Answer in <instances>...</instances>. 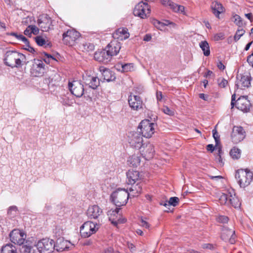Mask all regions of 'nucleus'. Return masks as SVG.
Segmentation results:
<instances>
[{
    "mask_svg": "<svg viewBox=\"0 0 253 253\" xmlns=\"http://www.w3.org/2000/svg\"><path fill=\"white\" fill-rule=\"evenodd\" d=\"M245 33V31L242 28H238L234 37L235 41H238Z\"/></svg>",
    "mask_w": 253,
    "mask_h": 253,
    "instance_id": "obj_41",
    "label": "nucleus"
},
{
    "mask_svg": "<svg viewBox=\"0 0 253 253\" xmlns=\"http://www.w3.org/2000/svg\"><path fill=\"white\" fill-rule=\"evenodd\" d=\"M128 161L132 166L137 167L140 163V159L136 155H133L131 157H129Z\"/></svg>",
    "mask_w": 253,
    "mask_h": 253,
    "instance_id": "obj_40",
    "label": "nucleus"
},
{
    "mask_svg": "<svg viewBox=\"0 0 253 253\" xmlns=\"http://www.w3.org/2000/svg\"><path fill=\"white\" fill-rule=\"evenodd\" d=\"M139 150L141 155L146 160L152 158L155 152L154 146L150 143H143Z\"/></svg>",
    "mask_w": 253,
    "mask_h": 253,
    "instance_id": "obj_15",
    "label": "nucleus"
},
{
    "mask_svg": "<svg viewBox=\"0 0 253 253\" xmlns=\"http://www.w3.org/2000/svg\"><path fill=\"white\" fill-rule=\"evenodd\" d=\"M246 132L244 128L240 126H234L231 135L232 141L238 143L242 141L245 137Z\"/></svg>",
    "mask_w": 253,
    "mask_h": 253,
    "instance_id": "obj_16",
    "label": "nucleus"
},
{
    "mask_svg": "<svg viewBox=\"0 0 253 253\" xmlns=\"http://www.w3.org/2000/svg\"><path fill=\"white\" fill-rule=\"evenodd\" d=\"M128 102L129 107L133 110L138 111L142 108L143 102L139 96L132 95L131 93L128 96Z\"/></svg>",
    "mask_w": 253,
    "mask_h": 253,
    "instance_id": "obj_21",
    "label": "nucleus"
},
{
    "mask_svg": "<svg viewBox=\"0 0 253 253\" xmlns=\"http://www.w3.org/2000/svg\"><path fill=\"white\" fill-rule=\"evenodd\" d=\"M126 175L127 184H135V182L143 180L140 172L132 169L128 170Z\"/></svg>",
    "mask_w": 253,
    "mask_h": 253,
    "instance_id": "obj_24",
    "label": "nucleus"
},
{
    "mask_svg": "<svg viewBox=\"0 0 253 253\" xmlns=\"http://www.w3.org/2000/svg\"><path fill=\"white\" fill-rule=\"evenodd\" d=\"M127 247L131 253H134L135 251V247L133 244L128 243Z\"/></svg>",
    "mask_w": 253,
    "mask_h": 253,
    "instance_id": "obj_55",
    "label": "nucleus"
},
{
    "mask_svg": "<svg viewBox=\"0 0 253 253\" xmlns=\"http://www.w3.org/2000/svg\"><path fill=\"white\" fill-rule=\"evenodd\" d=\"M152 39L151 36L149 34H146L143 38V40L146 42L150 41Z\"/></svg>",
    "mask_w": 253,
    "mask_h": 253,
    "instance_id": "obj_64",
    "label": "nucleus"
},
{
    "mask_svg": "<svg viewBox=\"0 0 253 253\" xmlns=\"http://www.w3.org/2000/svg\"><path fill=\"white\" fill-rule=\"evenodd\" d=\"M19 41H22L26 45H28L29 41L28 40L22 35H20L18 36V38L17 39Z\"/></svg>",
    "mask_w": 253,
    "mask_h": 253,
    "instance_id": "obj_53",
    "label": "nucleus"
},
{
    "mask_svg": "<svg viewBox=\"0 0 253 253\" xmlns=\"http://www.w3.org/2000/svg\"><path fill=\"white\" fill-rule=\"evenodd\" d=\"M128 185H130V187L127 188L129 191L130 196H137L141 193L142 191L143 180L135 182V184H128Z\"/></svg>",
    "mask_w": 253,
    "mask_h": 253,
    "instance_id": "obj_26",
    "label": "nucleus"
},
{
    "mask_svg": "<svg viewBox=\"0 0 253 253\" xmlns=\"http://www.w3.org/2000/svg\"><path fill=\"white\" fill-rule=\"evenodd\" d=\"M155 124L148 120H144L141 122L138 128L140 129L142 136L150 138L154 133Z\"/></svg>",
    "mask_w": 253,
    "mask_h": 253,
    "instance_id": "obj_9",
    "label": "nucleus"
},
{
    "mask_svg": "<svg viewBox=\"0 0 253 253\" xmlns=\"http://www.w3.org/2000/svg\"><path fill=\"white\" fill-rule=\"evenodd\" d=\"M102 213V210L97 205L89 207L87 211V215L90 219H97Z\"/></svg>",
    "mask_w": 253,
    "mask_h": 253,
    "instance_id": "obj_27",
    "label": "nucleus"
},
{
    "mask_svg": "<svg viewBox=\"0 0 253 253\" xmlns=\"http://www.w3.org/2000/svg\"><path fill=\"white\" fill-rule=\"evenodd\" d=\"M156 97H157V99L158 101H161L163 98L162 92L161 91H157Z\"/></svg>",
    "mask_w": 253,
    "mask_h": 253,
    "instance_id": "obj_58",
    "label": "nucleus"
},
{
    "mask_svg": "<svg viewBox=\"0 0 253 253\" xmlns=\"http://www.w3.org/2000/svg\"><path fill=\"white\" fill-rule=\"evenodd\" d=\"M212 131L213 137L214 138L215 142V146H217L218 144H219L220 143L219 136L218 135L217 130L215 128L213 129Z\"/></svg>",
    "mask_w": 253,
    "mask_h": 253,
    "instance_id": "obj_44",
    "label": "nucleus"
},
{
    "mask_svg": "<svg viewBox=\"0 0 253 253\" xmlns=\"http://www.w3.org/2000/svg\"><path fill=\"white\" fill-rule=\"evenodd\" d=\"M237 236L233 228H229L223 226L221 230V238L225 242H229L231 244L235 243Z\"/></svg>",
    "mask_w": 253,
    "mask_h": 253,
    "instance_id": "obj_13",
    "label": "nucleus"
},
{
    "mask_svg": "<svg viewBox=\"0 0 253 253\" xmlns=\"http://www.w3.org/2000/svg\"><path fill=\"white\" fill-rule=\"evenodd\" d=\"M36 244L31 240H25L24 244L22 245L20 250L22 253H35Z\"/></svg>",
    "mask_w": 253,
    "mask_h": 253,
    "instance_id": "obj_30",
    "label": "nucleus"
},
{
    "mask_svg": "<svg viewBox=\"0 0 253 253\" xmlns=\"http://www.w3.org/2000/svg\"><path fill=\"white\" fill-rule=\"evenodd\" d=\"M119 211L120 208H118L117 207L115 210H110L107 212V215L109 216V220L115 226H117L118 224L123 223L126 221V219L125 218L118 217Z\"/></svg>",
    "mask_w": 253,
    "mask_h": 253,
    "instance_id": "obj_18",
    "label": "nucleus"
},
{
    "mask_svg": "<svg viewBox=\"0 0 253 253\" xmlns=\"http://www.w3.org/2000/svg\"><path fill=\"white\" fill-rule=\"evenodd\" d=\"M30 64V73L34 77H42L45 71V65L42 61L34 59L29 62Z\"/></svg>",
    "mask_w": 253,
    "mask_h": 253,
    "instance_id": "obj_7",
    "label": "nucleus"
},
{
    "mask_svg": "<svg viewBox=\"0 0 253 253\" xmlns=\"http://www.w3.org/2000/svg\"><path fill=\"white\" fill-rule=\"evenodd\" d=\"M203 248L204 249L213 250L214 249V246L212 244H205L203 245Z\"/></svg>",
    "mask_w": 253,
    "mask_h": 253,
    "instance_id": "obj_57",
    "label": "nucleus"
},
{
    "mask_svg": "<svg viewBox=\"0 0 253 253\" xmlns=\"http://www.w3.org/2000/svg\"><path fill=\"white\" fill-rule=\"evenodd\" d=\"M121 48V44L118 41L111 42L105 47V49L113 57L118 54Z\"/></svg>",
    "mask_w": 253,
    "mask_h": 253,
    "instance_id": "obj_25",
    "label": "nucleus"
},
{
    "mask_svg": "<svg viewBox=\"0 0 253 253\" xmlns=\"http://www.w3.org/2000/svg\"><path fill=\"white\" fill-rule=\"evenodd\" d=\"M211 7L212 13L216 17H218L219 15L223 11V6L222 4L217 1L212 2Z\"/></svg>",
    "mask_w": 253,
    "mask_h": 253,
    "instance_id": "obj_32",
    "label": "nucleus"
},
{
    "mask_svg": "<svg viewBox=\"0 0 253 253\" xmlns=\"http://www.w3.org/2000/svg\"><path fill=\"white\" fill-rule=\"evenodd\" d=\"M179 198L176 197H172L169 198V201H166L165 203L164 206L166 208H168V209H169L168 207L170 206H172L173 207H175L179 203Z\"/></svg>",
    "mask_w": 253,
    "mask_h": 253,
    "instance_id": "obj_36",
    "label": "nucleus"
},
{
    "mask_svg": "<svg viewBox=\"0 0 253 253\" xmlns=\"http://www.w3.org/2000/svg\"><path fill=\"white\" fill-rule=\"evenodd\" d=\"M37 23L42 31L47 32L51 26V19L47 14L42 15L40 16Z\"/></svg>",
    "mask_w": 253,
    "mask_h": 253,
    "instance_id": "obj_19",
    "label": "nucleus"
},
{
    "mask_svg": "<svg viewBox=\"0 0 253 253\" xmlns=\"http://www.w3.org/2000/svg\"><path fill=\"white\" fill-rule=\"evenodd\" d=\"M29 28H31V33L35 35H37L39 33V29L35 25H29Z\"/></svg>",
    "mask_w": 253,
    "mask_h": 253,
    "instance_id": "obj_50",
    "label": "nucleus"
},
{
    "mask_svg": "<svg viewBox=\"0 0 253 253\" xmlns=\"http://www.w3.org/2000/svg\"><path fill=\"white\" fill-rule=\"evenodd\" d=\"M133 67L132 64L127 63L124 65H121V69H119V70L121 71L122 72H128L130 71L131 68Z\"/></svg>",
    "mask_w": 253,
    "mask_h": 253,
    "instance_id": "obj_42",
    "label": "nucleus"
},
{
    "mask_svg": "<svg viewBox=\"0 0 253 253\" xmlns=\"http://www.w3.org/2000/svg\"><path fill=\"white\" fill-rule=\"evenodd\" d=\"M99 70L101 72L102 76L104 77V79L107 82H109L112 81L115 79V76L110 70L103 67H100Z\"/></svg>",
    "mask_w": 253,
    "mask_h": 253,
    "instance_id": "obj_31",
    "label": "nucleus"
},
{
    "mask_svg": "<svg viewBox=\"0 0 253 253\" xmlns=\"http://www.w3.org/2000/svg\"><path fill=\"white\" fill-rule=\"evenodd\" d=\"M153 24L158 29L160 30H162L164 28L163 22H160L159 20L154 19L153 21Z\"/></svg>",
    "mask_w": 253,
    "mask_h": 253,
    "instance_id": "obj_45",
    "label": "nucleus"
},
{
    "mask_svg": "<svg viewBox=\"0 0 253 253\" xmlns=\"http://www.w3.org/2000/svg\"><path fill=\"white\" fill-rule=\"evenodd\" d=\"M250 84V79L249 76L243 74L237 75L235 91L238 89H243L245 87H249Z\"/></svg>",
    "mask_w": 253,
    "mask_h": 253,
    "instance_id": "obj_22",
    "label": "nucleus"
},
{
    "mask_svg": "<svg viewBox=\"0 0 253 253\" xmlns=\"http://www.w3.org/2000/svg\"><path fill=\"white\" fill-rule=\"evenodd\" d=\"M83 80L86 85H88L89 87L93 89H96L100 85V80L96 76H91L86 74L83 75Z\"/></svg>",
    "mask_w": 253,
    "mask_h": 253,
    "instance_id": "obj_20",
    "label": "nucleus"
},
{
    "mask_svg": "<svg viewBox=\"0 0 253 253\" xmlns=\"http://www.w3.org/2000/svg\"><path fill=\"white\" fill-rule=\"evenodd\" d=\"M199 97H200L201 99H203V100H204L207 101V100H208V97H209V96H208V95H206V94H204V93H200V94H199Z\"/></svg>",
    "mask_w": 253,
    "mask_h": 253,
    "instance_id": "obj_62",
    "label": "nucleus"
},
{
    "mask_svg": "<svg viewBox=\"0 0 253 253\" xmlns=\"http://www.w3.org/2000/svg\"><path fill=\"white\" fill-rule=\"evenodd\" d=\"M18 213V208L16 206H10L7 209V214L10 218H14Z\"/></svg>",
    "mask_w": 253,
    "mask_h": 253,
    "instance_id": "obj_35",
    "label": "nucleus"
},
{
    "mask_svg": "<svg viewBox=\"0 0 253 253\" xmlns=\"http://www.w3.org/2000/svg\"><path fill=\"white\" fill-rule=\"evenodd\" d=\"M150 11V7L148 3L141 1L135 5L133 13L134 16L144 19L148 16Z\"/></svg>",
    "mask_w": 253,
    "mask_h": 253,
    "instance_id": "obj_10",
    "label": "nucleus"
},
{
    "mask_svg": "<svg viewBox=\"0 0 253 253\" xmlns=\"http://www.w3.org/2000/svg\"><path fill=\"white\" fill-rule=\"evenodd\" d=\"M98 229L97 224L90 221L85 222L80 227V234L83 238H88Z\"/></svg>",
    "mask_w": 253,
    "mask_h": 253,
    "instance_id": "obj_8",
    "label": "nucleus"
},
{
    "mask_svg": "<svg viewBox=\"0 0 253 253\" xmlns=\"http://www.w3.org/2000/svg\"><path fill=\"white\" fill-rule=\"evenodd\" d=\"M160 1L162 5L168 7L170 6L171 3L172 2L170 0H160Z\"/></svg>",
    "mask_w": 253,
    "mask_h": 253,
    "instance_id": "obj_52",
    "label": "nucleus"
},
{
    "mask_svg": "<svg viewBox=\"0 0 253 253\" xmlns=\"http://www.w3.org/2000/svg\"><path fill=\"white\" fill-rule=\"evenodd\" d=\"M235 176L240 187L243 188L250 185L253 180V173L247 169H238L236 171Z\"/></svg>",
    "mask_w": 253,
    "mask_h": 253,
    "instance_id": "obj_2",
    "label": "nucleus"
},
{
    "mask_svg": "<svg viewBox=\"0 0 253 253\" xmlns=\"http://www.w3.org/2000/svg\"><path fill=\"white\" fill-rule=\"evenodd\" d=\"M217 66L220 70H223L225 68V66L222 64L221 61H219L217 63Z\"/></svg>",
    "mask_w": 253,
    "mask_h": 253,
    "instance_id": "obj_60",
    "label": "nucleus"
},
{
    "mask_svg": "<svg viewBox=\"0 0 253 253\" xmlns=\"http://www.w3.org/2000/svg\"><path fill=\"white\" fill-rule=\"evenodd\" d=\"M49 79H51V81L49 82V84H52L53 85L56 83H55L56 80L60 79V76L58 74H55L52 78L50 77Z\"/></svg>",
    "mask_w": 253,
    "mask_h": 253,
    "instance_id": "obj_51",
    "label": "nucleus"
},
{
    "mask_svg": "<svg viewBox=\"0 0 253 253\" xmlns=\"http://www.w3.org/2000/svg\"><path fill=\"white\" fill-rule=\"evenodd\" d=\"M72 245L69 241L64 240L63 238H59L55 243V250L57 252H62L68 250Z\"/></svg>",
    "mask_w": 253,
    "mask_h": 253,
    "instance_id": "obj_28",
    "label": "nucleus"
},
{
    "mask_svg": "<svg viewBox=\"0 0 253 253\" xmlns=\"http://www.w3.org/2000/svg\"><path fill=\"white\" fill-rule=\"evenodd\" d=\"M219 201L222 204L231 205L235 208L240 207L241 205L233 190L229 191L227 194H222L220 197Z\"/></svg>",
    "mask_w": 253,
    "mask_h": 253,
    "instance_id": "obj_5",
    "label": "nucleus"
},
{
    "mask_svg": "<svg viewBox=\"0 0 253 253\" xmlns=\"http://www.w3.org/2000/svg\"><path fill=\"white\" fill-rule=\"evenodd\" d=\"M235 100L236 94L235 93L232 95L231 97V105L232 108L234 107L236 104L237 108L244 113H247L250 111L252 105L247 96H242L236 101Z\"/></svg>",
    "mask_w": 253,
    "mask_h": 253,
    "instance_id": "obj_4",
    "label": "nucleus"
},
{
    "mask_svg": "<svg viewBox=\"0 0 253 253\" xmlns=\"http://www.w3.org/2000/svg\"><path fill=\"white\" fill-rule=\"evenodd\" d=\"M129 196L127 190L118 188L112 193L111 198L116 207H120L126 204Z\"/></svg>",
    "mask_w": 253,
    "mask_h": 253,
    "instance_id": "obj_3",
    "label": "nucleus"
},
{
    "mask_svg": "<svg viewBox=\"0 0 253 253\" xmlns=\"http://www.w3.org/2000/svg\"><path fill=\"white\" fill-rule=\"evenodd\" d=\"M0 253H17L16 247L9 243L3 246Z\"/></svg>",
    "mask_w": 253,
    "mask_h": 253,
    "instance_id": "obj_33",
    "label": "nucleus"
},
{
    "mask_svg": "<svg viewBox=\"0 0 253 253\" xmlns=\"http://www.w3.org/2000/svg\"><path fill=\"white\" fill-rule=\"evenodd\" d=\"M141 134L137 132L130 133L128 135V141L131 147L140 148L142 145L143 138Z\"/></svg>",
    "mask_w": 253,
    "mask_h": 253,
    "instance_id": "obj_17",
    "label": "nucleus"
},
{
    "mask_svg": "<svg viewBox=\"0 0 253 253\" xmlns=\"http://www.w3.org/2000/svg\"><path fill=\"white\" fill-rule=\"evenodd\" d=\"M80 37L79 32L74 29L68 30L63 34V41L66 45L72 46Z\"/></svg>",
    "mask_w": 253,
    "mask_h": 253,
    "instance_id": "obj_11",
    "label": "nucleus"
},
{
    "mask_svg": "<svg viewBox=\"0 0 253 253\" xmlns=\"http://www.w3.org/2000/svg\"><path fill=\"white\" fill-rule=\"evenodd\" d=\"M217 82L219 86L223 88L225 87L228 84V81L222 78H219L217 80Z\"/></svg>",
    "mask_w": 253,
    "mask_h": 253,
    "instance_id": "obj_46",
    "label": "nucleus"
},
{
    "mask_svg": "<svg viewBox=\"0 0 253 253\" xmlns=\"http://www.w3.org/2000/svg\"><path fill=\"white\" fill-rule=\"evenodd\" d=\"M35 41L39 46H43L45 47L50 46V43H46V41L41 36H37L35 38Z\"/></svg>",
    "mask_w": 253,
    "mask_h": 253,
    "instance_id": "obj_39",
    "label": "nucleus"
},
{
    "mask_svg": "<svg viewBox=\"0 0 253 253\" xmlns=\"http://www.w3.org/2000/svg\"><path fill=\"white\" fill-rule=\"evenodd\" d=\"M199 46L203 52V54L206 56H209L210 55V47L209 43L206 41H202L199 43Z\"/></svg>",
    "mask_w": 253,
    "mask_h": 253,
    "instance_id": "obj_34",
    "label": "nucleus"
},
{
    "mask_svg": "<svg viewBox=\"0 0 253 253\" xmlns=\"http://www.w3.org/2000/svg\"><path fill=\"white\" fill-rule=\"evenodd\" d=\"M247 62L250 65L253 67V52L248 57Z\"/></svg>",
    "mask_w": 253,
    "mask_h": 253,
    "instance_id": "obj_54",
    "label": "nucleus"
},
{
    "mask_svg": "<svg viewBox=\"0 0 253 253\" xmlns=\"http://www.w3.org/2000/svg\"><path fill=\"white\" fill-rule=\"evenodd\" d=\"M175 12L184 13V7L182 5H178L173 2H172L169 7Z\"/></svg>",
    "mask_w": 253,
    "mask_h": 253,
    "instance_id": "obj_37",
    "label": "nucleus"
},
{
    "mask_svg": "<svg viewBox=\"0 0 253 253\" xmlns=\"http://www.w3.org/2000/svg\"><path fill=\"white\" fill-rule=\"evenodd\" d=\"M163 112L168 115L169 116H173L174 115V112L170 110L168 107L167 106H164L162 109Z\"/></svg>",
    "mask_w": 253,
    "mask_h": 253,
    "instance_id": "obj_48",
    "label": "nucleus"
},
{
    "mask_svg": "<svg viewBox=\"0 0 253 253\" xmlns=\"http://www.w3.org/2000/svg\"><path fill=\"white\" fill-rule=\"evenodd\" d=\"M25 61V56L16 51L9 50L5 54V64L12 68L20 67L22 65V63Z\"/></svg>",
    "mask_w": 253,
    "mask_h": 253,
    "instance_id": "obj_1",
    "label": "nucleus"
},
{
    "mask_svg": "<svg viewBox=\"0 0 253 253\" xmlns=\"http://www.w3.org/2000/svg\"><path fill=\"white\" fill-rule=\"evenodd\" d=\"M234 23L239 26V28L242 27L243 24L242 20L241 17L238 15H235L234 16Z\"/></svg>",
    "mask_w": 253,
    "mask_h": 253,
    "instance_id": "obj_47",
    "label": "nucleus"
},
{
    "mask_svg": "<svg viewBox=\"0 0 253 253\" xmlns=\"http://www.w3.org/2000/svg\"><path fill=\"white\" fill-rule=\"evenodd\" d=\"M113 37L115 39L123 41L127 39L129 37V33L128 32L127 29L121 28L116 30L113 34Z\"/></svg>",
    "mask_w": 253,
    "mask_h": 253,
    "instance_id": "obj_29",
    "label": "nucleus"
},
{
    "mask_svg": "<svg viewBox=\"0 0 253 253\" xmlns=\"http://www.w3.org/2000/svg\"><path fill=\"white\" fill-rule=\"evenodd\" d=\"M230 155L232 159H239L241 157V150L239 148L234 147L231 149Z\"/></svg>",
    "mask_w": 253,
    "mask_h": 253,
    "instance_id": "obj_38",
    "label": "nucleus"
},
{
    "mask_svg": "<svg viewBox=\"0 0 253 253\" xmlns=\"http://www.w3.org/2000/svg\"><path fill=\"white\" fill-rule=\"evenodd\" d=\"M68 88L71 93L77 97H81L84 94V85L79 81L69 82Z\"/></svg>",
    "mask_w": 253,
    "mask_h": 253,
    "instance_id": "obj_14",
    "label": "nucleus"
},
{
    "mask_svg": "<svg viewBox=\"0 0 253 253\" xmlns=\"http://www.w3.org/2000/svg\"><path fill=\"white\" fill-rule=\"evenodd\" d=\"M215 38L216 40H222L224 38V35L223 33L218 34L215 36Z\"/></svg>",
    "mask_w": 253,
    "mask_h": 253,
    "instance_id": "obj_61",
    "label": "nucleus"
},
{
    "mask_svg": "<svg viewBox=\"0 0 253 253\" xmlns=\"http://www.w3.org/2000/svg\"><path fill=\"white\" fill-rule=\"evenodd\" d=\"M207 149L208 151L212 152L214 150V147L212 144H208L207 146Z\"/></svg>",
    "mask_w": 253,
    "mask_h": 253,
    "instance_id": "obj_59",
    "label": "nucleus"
},
{
    "mask_svg": "<svg viewBox=\"0 0 253 253\" xmlns=\"http://www.w3.org/2000/svg\"><path fill=\"white\" fill-rule=\"evenodd\" d=\"M31 28H29V26H28V27L24 30V34L26 36H28L30 37L32 35V33H31Z\"/></svg>",
    "mask_w": 253,
    "mask_h": 253,
    "instance_id": "obj_56",
    "label": "nucleus"
},
{
    "mask_svg": "<svg viewBox=\"0 0 253 253\" xmlns=\"http://www.w3.org/2000/svg\"><path fill=\"white\" fill-rule=\"evenodd\" d=\"M84 46H87V48L88 49V50H93L94 48V46L92 43H86Z\"/></svg>",
    "mask_w": 253,
    "mask_h": 253,
    "instance_id": "obj_63",
    "label": "nucleus"
},
{
    "mask_svg": "<svg viewBox=\"0 0 253 253\" xmlns=\"http://www.w3.org/2000/svg\"><path fill=\"white\" fill-rule=\"evenodd\" d=\"M112 57L105 49L96 51L94 55L95 60L104 64L109 63L111 60Z\"/></svg>",
    "mask_w": 253,
    "mask_h": 253,
    "instance_id": "obj_23",
    "label": "nucleus"
},
{
    "mask_svg": "<svg viewBox=\"0 0 253 253\" xmlns=\"http://www.w3.org/2000/svg\"><path fill=\"white\" fill-rule=\"evenodd\" d=\"M140 226L145 228L146 229H149L150 227V225L148 222H147L146 221H145L144 219L141 218L140 222H139Z\"/></svg>",
    "mask_w": 253,
    "mask_h": 253,
    "instance_id": "obj_49",
    "label": "nucleus"
},
{
    "mask_svg": "<svg viewBox=\"0 0 253 253\" xmlns=\"http://www.w3.org/2000/svg\"><path fill=\"white\" fill-rule=\"evenodd\" d=\"M217 222L221 223H226L229 220V218L227 216L225 215H218L216 217Z\"/></svg>",
    "mask_w": 253,
    "mask_h": 253,
    "instance_id": "obj_43",
    "label": "nucleus"
},
{
    "mask_svg": "<svg viewBox=\"0 0 253 253\" xmlns=\"http://www.w3.org/2000/svg\"><path fill=\"white\" fill-rule=\"evenodd\" d=\"M9 238L11 242L21 246L25 241L26 234L23 230L15 229L10 233Z\"/></svg>",
    "mask_w": 253,
    "mask_h": 253,
    "instance_id": "obj_12",
    "label": "nucleus"
},
{
    "mask_svg": "<svg viewBox=\"0 0 253 253\" xmlns=\"http://www.w3.org/2000/svg\"><path fill=\"white\" fill-rule=\"evenodd\" d=\"M36 247L40 253H52L55 250V243L53 240L44 238L39 241Z\"/></svg>",
    "mask_w": 253,
    "mask_h": 253,
    "instance_id": "obj_6",
    "label": "nucleus"
}]
</instances>
